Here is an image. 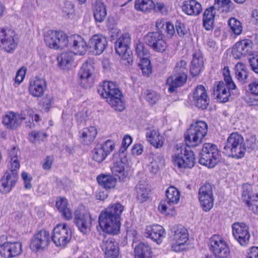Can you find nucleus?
Here are the masks:
<instances>
[{"label": "nucleus", "instance_id": "60", "mask_svg": "<svg viewBox=\"0 0 258 258\" xmlns=\"http://www.w3.org/2000/svg\"><path fill=\"white\" fill-rule=\"evenodd\" d=\"M52 99L51 98H42L40 101L39 105L45 111H48L51 107Z\"/></svg>", "mask_w": 258, "mask_h": 258}, {"label": "nucleus", "instance_id": "22", "mask_svg": "<svg viewBox=\"0 0 258 258\" xmlns=\"http://www.w3.org/2000/svg\"><path fill=\"white\" fill-rule=\"evenodd\" d=\"M22 251V244L20 242H5L0 245V255L5 258L15 257Z\"/></svg>", "mask_w": 258, "mask_h": 258}, {"label": "nucleus", "instance_id": "35", "mask_svg": "<svg viewBox=\"0 0 258 258\" xmlns=\"http://www.w3.org/2000/svg\"><path fill=\"white\" fill-rule=\"evenodd\" d=\"M93 11L94 18L96 22H102L107 15L106 9L104 4L100 0H96L93 4Z\"/></svg>", "mask_w": 258, "mask_h": 258}, {"label": "nucleus", "instance_id": "26", "mask_svg": "<svg viewBox=\"0 0 258 258\" xmlns=\"http://www.w3.org/2000/svg\"><path fill=\"white\" fill-rule=\"evenodd\" d=\"M27 117L25 113L16 114L13 112H9L6 114L3 119V123L8 128H16L23 120Z\"/></svg>", "mask_w": 258, "mask_h": 258}, {"label": "nucleus", "instance_id": "13", "mask_svg": "<svg viewBox=\"0 0 258 258\" xmlns=\"http://www.w3.org/2000/svg\"><path fill=\"white\" fill-rule=\"evenodd\" d=\"M234 238L241 246H246L249 242L250 234L248 226L244 223L236 222L232 226Z\"/></svg>", "mask_w": 258, "mask_h": 258}, {"label": "nucleus", "instance_id": "17", "mask_svg": "<svg viewBox=\"0 0 258 258\" xmlns=\"http://www.w3.org/2000/svg\"><path fill=\"white\" fill-rule=\"evenodd\" d=\"M97 92L101 97H123L119 86L112 81H103L98 85Z\"/></svg>", "mask_w": 258, "mask_h": 258}, {"label": "nucleus", "instance_id": "54", "mask_svg": "<svg viewBox=\"0 0 258 258\" xmlns=\"http://www.w3.org/2000/svg\"><path fill=\"white\" fill-rule=\"evenodd\" d=\"M139 66L142 70V74L146 77H148L152 73V67L151 62L148 58L140 60Z\"/></svg>", "mask_w": 258, "mask_h": 258}, {"label": "nucleus", "instance_id": "52", "mask_svg": "<svg viewBox=\"0 0 258 258\" xmlns=\"http://www.w3.org/2000/svg\"><path fill=\"white\" fill-rule=\"evenodd\" d=\"M228 24L230 28L231 32L235 35H239L242 31V26L241 23L235 18H230Z\"/></svg>", "mask_w": 258, "mask_h": 258}, {"label": "nucleus", "instance_id": "11", "mask_svg": "<svg viewBox=\"0 0 258 258\" xmlns=\"http://www.w3.org/2000/svg\"><path fill=\"white\" fill-rule=\"evenodd\" d=\"M99 224L103 232L116 234L120 230V220L101 212L99 216Z\"/></svg>", "mask_w": 258, "mask_h": 258}, {"label": "nucleus", "instance_id": "50", "mask_svg": "<svg viewBox=\"0 0 258 258\" xmlns=\"http://www.w3.org/2000/svg\"><path fill=\"white\" fill-rule=\"evenodd\" d=\"M166 196L171 203L177 204L180 199V192L176 187L171 186L166 190Z\"/></svg>", "mask_w": 258, "mask_h": 258}, {"label": "nucleus", "instance_id": "5", "mask_svg": "<svg viewBox=\"0 0 258 258\" xmlns=\"http://www.w3.org/2000/svg\"><path fill=\"white\" fill-rule=\"evenodd\" d=\"M220 154L217 146L210 143L203 145L200 154L199 162L208 168L214 167L220 159Z\"/></svg>", "mask_w": 258, "mask_h": 258}, {"label": "nucleus", "instance_id": "32", "mask_svg": "<svg viewBox=\"0 0 258 258\" xmlns=\"http://www.w3.org/2000/svg\"><path fill=\"white\" fill-rule=\"evenodd\" d=\"M187 75L185 73H176L169 77L167 84L169 85L168 91L173 92L176 88L182 86L186 82Z\"/></svg>", "mask_w": 258, "mask_h": 258}, {"label": "nucleus", "instance_id": "3", "mask_svg": "<svg viewBox=\"0 0 258 258\" xmlns=\"http://www.w3.org/2000/svg\"><path fill=\"white\" fill-rule=\"evenodd\" d=\"M224 149L233 158H242L246 150L243 137L237 133H232L227 140Z\"/></svg>", "mask_w": 258, "mask_h": 258}, {"label": "nucleus", "instance_id": "9", "mask_svg": "<svg viewBox=\"0 0 258 258\" xmlns=\"http://www.w3.org/2000/svg\"><path fill=\"white\" fill-rule=\"evenodd\" d=\"M17 46L15 31L7 27L0 29V48L8 53H12Z\"/></svg>", "mask_w": 258, "mask_h": 258}, {"label": "nucleus", "instance_id": "31", "mask_svg": "<svg viewBox=\"0 0 258 258\" xmlns=\"http://www.w3.org/2000/svg\"><path fill=\"white\" fill-rule=\"evenodd\" d=\"M182 11L187 15L197 16L202 11L201 4L196 0L184 1L182 6Z\"/></svg>", "mask_w": 258, "mask_h": 258}, {"label": "nucleus", "instance_id": "61", "mask_svg": "<svg viewBox=\"0 0 258 258\" xmlns=\"http://www.w3.org/2000/svg\"><path fill=\"white\" fill-rule=\"evenodd\" d=\"M187 63L186 61L181 60L179 62H177L174 71L176 73H185L187 72L186 69Z\"/></svg>", "mask_w": 258, "mask_h": 258}, {"label": "nucleus", "instance_id": "4", "mask_svg": "<svg viewBox=\"0 0 258 258\" xmlns=\"http://www.w3.org/2000/svg\"><path fill=\"white\" fill-rule=\"evenodd\" d=\"M131 39L128 33L120 36L115 43L116 52L121 57L125 65H131L133 62V55L130 49Z\"/></svg>", "mask_w": 258, "mask_h": 258}, {"label": "nucleus", "instance_id": "62", "mask_svg": "<svg viewBox=\"0 0 258 258\" xmlns=\"http://www.w3.org/2000/svg\"><path fill=\"white\" fill-rule=\"evenodd\" d=\"M193 97H207L205 88L202 85H198L193 93Z\"/></svg>", "mask_w": 258, "mask_h": 258}, {"label": "nucleus", "instance_id": "51", "mask_svg": "<svg viewBox=\"0 0 258 258\" xmlns=\"http://www.w3.org/2000/svg\"><path fill=\"white\" fill-rule=\"evenodd\" d=\"M136 53L138 57L141 60L143 59L148 58L149 52L148 50L145 47L143 42L140 40H138L135 44Z\"/></svg>", "mask_w": 258, "mask_h": 258}, {"label": "nucleus", "instance_id": "41", "mask_svg": "<svg viewBox=\"0 0 258 258\" xmlns=\"http://www.w3.org/2000/svg\"><path fill=\"white\" fill-rule=\"evenodd\" d=\"M134 251L135 258H151V248L148 244L140 243L135 246Z\"/></svg>", "mask_w": 258, "mask_h": 258}, {"label": "nucleus", "instance_id": "12", "mask_svg": "<svg viewBox=\"0 0 258 258\" xmlns=\"http://www.w3.org/2000/svg\"><path fill=\"white\" fill-rule=\"evenodd\" d=\"M144 40L147 45L157 52H164L167 47L162 35L158 32H149L145 36Z\"/></svg>", "mask_w": 258, "mask_h": 258}, {"label": "nucleus", "instance_id": "38", "mask_svg": "<svg viewBox=\"0 0 258 258\" xmlns=\"http://www.w3.org/2000/svg\"><path fill=\"white\" fill-rule=\"evenodd\" d=\"M74 56L72 51L62 52L57 58L59 67L63 70L68 69L74 60Z\"/></svg>", "mask_w": 258, "mask_h": 258}, {"label": "nucleus", "instance_id": "39", "mask_svg": "<svg viewBox=\"0 0 258 258\" xmlns=\"http://www.w3.org/2000/svg\"><path fill=\"white\" fill-rule=\"evenodd\" d=\"M55 205L58 210L61 213L62 215L66 220H69L72 218V213L68 208V201L66 198H58Z\"/></svg>", "mask_w": 258, "mask_h": 258}, {"label": "nucleus", "instance_id": "28", "mask_svg": "<svg viewBox=\"0 0 258 258\" xmlns=\"http://www.w3.org/2000/svg\"><path fill=\"white\" fill-rule=\"evenodd\" d=\"M145 234L147 237L150 238L158 244H160L165 237V230L163 227L159 225L147 226Z\"/></svg>", "mask_w": 258, "mask_h": 258}, {"label": "nucleus", "instance_id": "23", "mask_svg": "<svg viewBox=\"0 0 258 258\" xmlns=\"http://www.w3.org/2000/svg\"><path fill=\"white\" fill-rule=\"evenodd\" d=\"M93 66L90 61H86L82 66L78 75L80 79V83L84 87H90L93 85Z\"/></svg>", "mask_w": 258, "mask_h": 258}, {"label": "nucleus", "instance_id": "7", "mask_svg": "<svg viewBox=\"0 0 258 258\" xmlns=\"http://www.w3.org/2000/svg\"><path fill=\"white\" fill-rule=\"evenodd\" d=\"M67 35L60 31L49 30L44 36L46 45L53 49H63L68 45Z\"/></svg>", "mask_w": 258, "mask_h": 258}, {"label": "nucleus", "instance_id": "57", "mask_svg": "<svg viewBox=\"0 0 258 258\" xmlns=\"http://www.w3.org/2000/svg\"><path fill=\"white\" fill-rule=\"evenodd\" d=\"M29 136L30 140L33 143L43 141L47 137L45 133L37 131H32Z\"/></svg>", "mask_w": 258, "mask_h": 258}, {"label": "nucleus", "instance_id": "47", "mask_svg": "<svg viewBox=\"0 0 258 258\" xmlns=\"http://www.w3.org/2000/svg\"><path fill=\"white\" fill-rule=\"evenodd\" d=\"M99 184L106 189H111L115 187L116 179L111 175H101L97 178Z\"/></svg>", "mask_w": 258, "mask_h": 258}, {"label": "nucleus", "instance_id": "29", "mask_svg": "<svg viewBox=\"0 0 258 258\" xmlns=\"http://www.w3.org/2000/svg\"><path fill=\"white\" fill-rule=\"evenodd\" d=\"M89 45L90 48L94 49L96 54H101L107 45L106 38L101 34H95L89 40Z\"/></svg>", "mask_w": 258, "mask_h": 258}, {"label": "nucleus", "instance_id": "53", "mask_svg": "<svg viewBox=\"0 0 258 258\" xmlns=\"http://www.w3.org/2000/svg\"><path fill=\"white\" fill-rule=\"evenodd\" d=\"M175 204L171 203L168 200L161 201L159 205L158 209L163 214L173 215L174 213V205Z\"/></svg>", "mask_w": 258, "mask_h": 258}, {"label": "nucleus", "instance_id": "58", "mask_svg": "<svg viewBox=\"0 0 258 258\" xmlns=\"http://www.w3.org/2000/svg\"><path fill=\"white\" fill-rule=\"evenodd\" d=\"M194 104L199 108L204 109L207 108L209 103L207 98H192Z\"/></svg>", "mask_w": 258, "mask_h": 258}, {"label": "nucleus", "instance_id": "16", "mask_svg": "<svg viewBox=\"0 0 258 258\" xmlns=\"http://www.w3.org/2000/svg\"><path fill=\"white\" fill-rule=\"evenodd\" d=\"M253 42L248 39L238 41L234 45L232 53L233 57L239 59L242 57L251 55L253 53Z\"/></svg>", "mask_w": 258, "mask_h": 258}, {"label": "nucleus", "instance_id": "14", "mask_svg": "<svg viewBox=\"0 0 258 258\" xmlns=\"http://www.w3.org/2000/svg\"><path fill=\"white\" fill-rule=\"evenodd\" d=\"M188 239L187 230L182 226L177 227L171 237L172 250L176 252L182 250Z\"/></svg>", "mask_w": 258, "mask_h": 258}, {"label": "nucleus", "instance_id": "34", "mask_svg": "<svg viewBox=\"0 0 258 258\" xmlns=\"http://www.w3.org/2000/svg\"><path fill=\"white\" fill-rule=\"evenodd\" d=\"M204 65V59L202 53L196 52L193 54V58L191 62L190 72L191 75L195 77L198 76L202 71Z\"/></svg>", "mask_w": 258, "mask_h": 258}, {"label": "nucleus", "instance_id": "33", "mask_svg": "<svg viewBox=\"0 0 258 258\" xmlns=\"http://www.w3.org/2000/svg\"><path fill=\"white\" fill-rule=\"evenodd\" d=\"M146 138L151 145L156 149L161 148L164 142V138L158 130H149L146 133Z\"/></svg>", "mask_w": 258, "mask_h": 258}, {"label": "nucleus", "instance_id": "6", "mask_svg": "<svg viewBox=\"0 0 258 258\" xmlns=\"http://www.w3.org/2000/svg\"><path fill=\"white\" fill-rule=\"evenodd\" d=\"M209 247L215 258H228L230 255L229 245L220 235L215 234L210 238Z\"/></svg>", "mask_w": 258, "mask_h": 258}, {"label": "nucleus", "instance_id": "10", "mask_svg": "<svg viewBox=\"0 0 258 258\" xmlns=\"http://www.w3.org/2000/svg\"><path fill=\"white\" fill-rule=\"evenodd\" d=\"M241 199L248 209L258 214V193H255L253 186L249 184L242 186Z\"/></svg>", "mask_w": 258, "mask_h": 258}, {"label": "nucleus", "instance_id": "36", "mask_svg": "<svg viewBox=\"0 0 258 258\" xmlns=\"http://www.w3.org/2000/svg\"><path fill=\"white\" fill-rule=\"evenodd\" d=\"M233 90L227 88L225 84L222 81L216 82L213 89V95L215 97H221V96L226 95V97H229L231 95H237V91L234 93Z\"/></svg>", "mask_w": 258, "mask_h": 258}, {"label": "nucleus", "instance_id": "42", "mask_svg": "<svg viewBox=\"0 0 258 258\" xmlns=\"http://www.w3.org/2000/svg\"><path fill=\"white\" fill-rule=\"evenodd\" d=\"M123 211V207L120 203H115L109 205L101 212L114 217L120 220V215Z\"/></svg>", "mask_w": 258, "mask_h": 258}, {"label": "nucleus", "instance_id": "21", "mask_svg": "<svg viewBox=\"0 0 258 258\" xmlns=\"http://www.w3.org/2000/svg\"><path fill=\"white\" fill-rule=\"evenodd\" d=\"M74 221L79 230L83 234H86L90 230L92 219L87 212L76 210L75 213Z\"/></svg>", "mask_w": 258, "mask_h": 258}, {"label": "nucleus", "instance_id": "1", "mask_svg": "<svg viewBox=\"0 0 258 258\" xmlns=\"http://www.w3.org/2000/svg\"><path fill=\"white\" fill-rule=\"evenodd\" d=\"M208 125L203 121H197L192 123L185 134L186 144L191 147H195L200 145L206 135Z\"/></svg>", "mask_w": 258, "mask_h": 258}, {"label": "nucleus", "instance_id": "64", "mask_svg": "<svg viewBox=\"0 0 258 258\" xmlns=\"http://www.w3.org/2000/svg\"><path fill=\"white\" fill-rule=\"evenodd\" d=\"M175 28L177 34L180 37H183L187 33V29L183 23L177 22L175 25Z\"/></svg>", "mask_w": 258, "mask_h": 258}, {"label": "nucleus", "instance_id": "30", "mask_svg": "<svg viewBox=\"0 0 258 258\" xmlns=\"http://www.w3.org/2000/svg\"><path fill=\"white\" fill-rule=\"evenodd\" d=\"M18 149L14 147L9 151L8 169L7 171L18 173L20 167V157L18 156Z\"/></svg>", "mask_w": 258, "mask_h": 258}, {"label": "nucleus", "instance_id": "37", "mask_svg": "<svg viewBox=\"0 0 258 258\" xmlns=\"http://www.w3.org/2000/svg\"><path fill=\"white\" fill-rule=\"evenodd\" d=\"M216 14L215 9L211 7L205 10L203 17V27L209 31L213 28L215 16Z\"/></svg>", "mask_w": 258, "mask_h": 258}, {"label": "nucleus", "instance_id": "48", "mask_svg": "<svg viewBox=\"0 0 258 258\" xmlns=\"http://www.w3.org/2000/svg\"><path fill=\"white\" fill-rule=\"evenodd\" d=\"M152 0H136L135 8L138 11L146 13L153 9Z\"/></svg>", "mask_w": 258, "mask_h": 258}, {"label": "nucleus", "instance_id": "44", "mask_svg": "<svg viewBox=\"0 0 258 258\" xmlns=\"http://www.w3.org/2000/svg\"><path fill=\"white\" fill-rule=\"evenodd\" d=\"M80 134V138L82 141L86 144H89L94 140L97 134V131L94 126H90L84 128Z\"/></svg>", "mask_w": 258, "mask_h": 258}, {"label": "nucleus", "instance_id": "43", "mask_svg": "<svg viewBox=\"0 0 258 258\" xmlns=\"http://www.w3.org/2000/svg\"><path fill=\"white\" fill-rule=\"evenodd\" d=\"M234 69L237 79L240 83L245 84L247 81L248 77V72L245 64L239 62L235 64Z\"/></svg>", "mask_w": 258, "mask_h": 258}, {"label": "nucleus", "instance_id": "24", "mask_svg": "<svg viewBox=\"0 0 258 258\" xmlns=\"http://www.w3.org/2000/svg\"><path fill=\"white\" fill-rule=\"evenodd\" d=\"M18 180V173L6 171L0 180V191L6 194L11 191Z\"/></svg>", "mask_w": 258, "mask_h": 258}, {"label": "nucleus", "instance_id": "15", "mask_svg": "<svg viewBox=\"0 0 258 258\" xmlns=\"http://www.w3.org/2000/svg\"><path fill=\"white\" fill-rule=\"evenodd\" d=\"M199 199L204 211L208 212L212 209L214 204V198L211 184L206 183L200 188Z\"/></svg>", "mask_w": 258, "mask_h": 258}, {"label": "nucleus", "instance_id": "20", "mask_svg": "<svg viewBox=\"0 0 258 258\" xmlns=\"http://www.w3.org/2000/svg\"><path fill=\"white\" fill-rule=\"evenodd\" d=\"M115 143L108 140L103 144L98 145L93 152V159L98 162L105 160L106 157L114 149Z\"/></svg>", "mask_w": 258, "mask_h": 258}, {"label": "nucleus", "instance_id": "55", "mask_svg": "<svg viewBox=\"0 0 258 258\" xmlns=\"http://www.w3.org/2000/svg\"><path fill=\"white\" fill-rule=\"evenodd\" d=\"M23 113H26L27 118L25 120H28L29 121V123L27 124V126H29L30 128L34 126V124L30 121L31 120L32 121H35V122H38L41 119L40 116L38 114H34L33 110L31 109L26 110Z\"/></svg>", "mask_w": 258, "mask_h": 258}, {"label": "nucleus", "instance_id": "2", "mask_svg": "<svg viewBox=\"0 0 258 258\" xmlns=\"http://www.w3.org/2000/svg\"><path fill=\"white\" fill-rule=\"evenodd\" d=\"M172 162L180 170L191 168L196 163L194 154L182 147H177L172 156Z\"/></svg>", "mask_w": 258, "mask_h": 258}, {"label": "nucleus", "instance_id": "59", "mask_svg": "<svg viewBox=\"0 0 258 258\" xmlns=\"http://www.w3.org/2000/svg\"><path fill=\"white\" fill-rule=\"evenodd\" d=\"M62 12L67 15L68 18L74 14L75 12V6L72 2L66 1L64 3L62 8Z\"/></svg>", "mask_w": 258, "mask_h": 258}, {"label": "nucleus", "instance_id": "8", "mask_svg": "<svg viewBox=\"0 0 258 258\" xmlns=\"http://www.w3.org/2000/svg\"><path fill=\"white\" fill-rule=\"evenodd\" d=\"M72 232L65 224H58L53 229L51 236L52 241L57 247H64L70 241Z\"/></svg>", "mask_w": 258, "mask_h": 258}, {"label": "nucleus", "instance_id": "27", "mask_svg": "<svg viewBox=\"0 0 258 258\" xmlns=\"http://www.w3.org/2000/svg\"><path fill=\"white\" fill-rule=\"evenodd\" d=\"M46 89V82L43 78L35 77L30 80L29 90L34 97H41L43 95Z\"/></svg>", "mask_w": 258, "mask_h": 258}, {"label": "nucleus", "instance_id": "40", "mask_svg": "<svg viewBox=\"0 0 258 258\" xmlns=\"http://www.w3.org/2000/svg\"><path fill=\"white\" fill-rule=\"evenodd\" d=\"M136 198L141 203L146 202L149 197L150 190L147 184L139 183L136 187Z\"/></svg>", "mask_w": 258, "mask_h": 258}, {"label": "nucleus", "instance_id": "56", "mask_svg": "<svg viewBox=\"0 0 258 258\" xmlns=\"http://www.w3.org/2000/svg\"><path fill=\"white\" fill-rule=\"evenodd\" d=\"M223 76L227 87L232 90H236V87L230 76V71L228 67H225L223 69Z\"/></svg>", "mask_w": 258, "mask_h": 258}, {"label": "nucleus", "instance_id": "19", "mask_svg": "<svg viewBox=\"0 0 258 258\" xmlns=\"http://www.w3.org/2000/svg\"><path fill=\"white\" fill-rule=\"evenodd\" d=\"M68 45L74 55H84L87 51L88 46L84 38L78 35L71 36L68 38Z\"/></svg>", "mask_w": 258, "mask_h": 258}, {"label": "nucleus", "instance_id": "46", "mask_svg": "<svg viewBox=\"0 0 258 258\" xmlns=\"http://www.w3.org/2000/svg\"><path fill=\"white\" fill-rule=\"evenodd\" d=\"M161 159L156 155L150 154L146 159V163L150 172L156 173L159 169V163Z\"/></svg>", "mask_w": 258, "mask_h": 258}, {"label": "nucleus", "instance_id": "45", "mask_svg": "<svg viewBox=\"0 0 258 258\" xmlns=\"http://www.w3.org/2000/svg\"><path fill=\"white\" fill-rule=\"evenodd\" d=\"M111 171L112 174L117 177L120 181H123L127 176V172L125 169V164L122 161L114 163Z\"/></svg>", "mask_w": 258, "mask_h": 258}, {"label": "nucleus", "instance_id": "63", "mask_svg": "<svg viewBox=\"0 0 258 258\" xmlns=\"http://www.w3.org/2000/svg\"><path fill=\"white\" fill-rule=\"evenodd\" d=\"M22 178L24 181V187L26 189H30L32 187L31 181L32 179V176L26 172L23 171L21 174Z\"/></svg>", "mask_w": 258, "mask_h": 258}, {"label": "nucleus", "instance_id": "49", "mask_svg": "<svg viewBox=\"0 0 258 258\" xmlns=\"http://www.w3.org/2000/svg\"><path fill=\"white\" fill-rule=\"evenodd\" d=\"M106 101L115 110L122 111L125 108L124 101L122 98H105Z\"/></svg>", "mask_w": 258, "mask_h": 258}, {"label": "nucleus", "instance_id": "18", "mask_svg": "<svg viewBox=\"0 0 258 258\" xmlns=\"http://www.w3.org/2000/svg\"><path fill=\"white\" fill-rule=\"evenodd\" d=\"M49 242V232L41 230L36 233L32 238L30 247L34 251L43 250L48 246Z\"/></svg>", "mask_w": 258, "mask_h": 258}, {"label": "nucleus", "instance_id": "25", "mask_svg": "<svg viewBox=\"0 0 258 258\" xmlns=\"http://www.w3.org/2000/svg\"><path fill=\"white\" fill-rule=\"evenodd\" d=\"M105 258H117L119 255V246L114 239L105 238L101 245Z\"/></svg>", "mask_w": 258, "mask_h": 258}]
</instances>
